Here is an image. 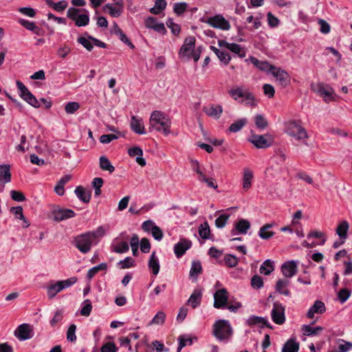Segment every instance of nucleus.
<instances>
[{"label": "nucleus", "mask_w": 352, "mask_h": 352, "mask_svg": "<svg viewBox=\"0 0 352 352\" xmlns=\"http://www.w3.org/2000/svg\"><path fill=\"white\" fill-rule=\"evenodd\" d=\"M250 228V223L246 219H240L235 225L234 228L231 230L232 236H235L238 234H246Z\"/></svg>", "instance_id": "nucleus-20"}, {"label": "nucleus", "mask_w": 352, "mask_h": 352, "mask_svg": "<svg viewBox=\"0 0 352 352\" xmlns=\"http://www.w3.org/2000/svg\"><path fill=\"white\" fill-rule=\"evenodd\" d=\"M213 335L219 341L227 343L232 335V329L229 322L219 320L213 325Z\"/></svg>", "instance_id": "nucleus-2"}, {"label": "nucleus", "mask_w": 352, "mask_h": 352, "mask_svg": "<svg viewBox=\"0 0 352 352\" xmlns=\"http://www.w3.org/2000/svg\"><path fill=\"white\" fill-rule=\"evenodd\" d=\"M214 307L226 309L228 302V292L226 289H218L214 294Z\"/></svg>", "instance_id": "nucleus-10"}, {"label": "nucleus", "mask_w": 352, "mask_h": 352, "mask_svg": "<svg viewBox=\"0 0 352 352\" xmlns=\"http://www.w3.org/2000/svg\"><path fill=\"white\" fill-rule=\"evenodd\" d=\"M202 272V266L199 261H193L191 264L189 276L193 281H197L198 276Z\"/></svg>", "instance_id": "nucleus-32"}, {"label": "nucleus", "mask_w": 352, "mask_h": 352, "mask_svg": "<svg viewBox=\"0 0 352 352\" xmlns=\"http://www.w3.org/2000/svg\"><path fill=\"white\" fill-rule=\"evenodd\" d=\"M117 265L120 269H127L135 266V261L132 257L127 256L124 260L120 261Z\"/></svg>", "instance_id": "nucleus-53"}, {"label": "nucleus", "mask_w": 352, "mask_h": 352, "mask_svg": "<svg viewBox=\"0 0 352 352\" xmlns=\"http://www.w3.org/2000/svg\"><path fill=\"white\" fill-rule=\"evenodd\" d=\"M11 180L10 167L9 165H0V192L4 188V184Z\"/></svg>", "instance_id": "nucleus-18"}, {"label": "nucleus", "mask_w": 352, "mask_h": 352, "mask_svg": "<svg viewBox=\"0 0 352 352\" xmlns=\"http://www.w3.org/2000/svg\"><path fill=\"white\" fill-rule=\"evenodd\" d=\"M248 123V120L245 118H241L232 123L228 128L227 133H236L241 131Z\"/></svg>", "instance_id": "nucleus-36"}, {"label": "nucleus", "mask_w": 352, "mask_h": 352, "mask_svg": "<svg viewBox=\"0 0 352 352\" xmlns=\"http://www.w3.org/2000/svg\"><path fill=\"white\" fill-rule=\"evenodd\" d=\"M287 132L289 135L298 140H304L308 138L305 129L296 121H291L288 123Z\"/></svg>", "instance_id": "nucleus-4"}, {"label": "nucleus", "mask_w": 352, "mask_h": 352, "mask_svg": "<svg viewBox=\"0 0 352 352\" xmlns=\"http://www.w3.org/2000/svg\"><path fill=\"white\" fill-rule=\"evenodd\" d=\"M311 89L318 95L323 97L325 101L334 100V91L332 87L329 86L325 87L322 83H312Z\"/></svg>", "instance_id": "nucleus-8"}, {"label": "nucleus", "mask_w": 352, "mask_h": 352, "mask_svg": "<svg viewBox=\"0 0 352 352\" xmlns=\"http://www.w3.org/2000/svg\"><path fill=\"white\" fill-rule=\"evenodd\" d=\"M131 129L137 134H145V129L142 122V119L135 116H133L130 123Z\"/></svg>", "instance_id": "nucleus-21"}, {"label": "nucleus", "mask_w": 352, "mask_h": 352, "mask_svg": "<svg viewBox=\"0 0 352 352\" xmlns=\"http://www.w3.org/2000/svg\"><path fill=\"white\" fill-rule=\"evenodd\" d=\"M254 122L256 127L260 130L265 129L268 126V122L264 116L256 114L254 117Z\"/></svg>", "instance_id": "nucleus-50"}, {"label": "nucleus", "mask_w": 352, "mask_h": 352, "mask_svg": "<svg viewBox=\"0 0 352 352\" xmlns=\"http://www.w3.org/2000/svg\"><path fill=\"white\" fill-rule=\"evenodd\" d=\"M203 111L207 116L218 119L223 113V107L221 105L211 104L208 107H204Z\"/></svg>", "instance_id": "nucleus-23"}, {"label": "nucleus", "mask_w": 352, "mask_h": 352, "mask_svg": "<svg viewBox=\"0 0 352 352\" xmlns=\"http://www.w3.org/2000/svg\"><path fill=\"white\" fill-rule=\"evenodd\" d=\"M274 270V262L270 259L265 260L260 267V272L264 275L270 274Z\"/></svg>", "instance_id": "nucleus-39"}, {"label": "nucleus", "mask_w": 352, "mask_h": 352, "mask_svg": "<svg viewBox=\"0 0 352 352\" xmlns=\"http://www.w3.org/2000/svg\"><path fill=\"white\" fill-rule=\"evenodd\" d=\"M74 193L76 197L83 203L87 204L90 201V192L85 189V188L82 186H77L74 190Z\"/></svg>", "instance_id": "nucleus-29"}, {"label": "nucleus", "mask_w": 352, "mask_h": 352, "mask_svg": "<svg viewBox=\"0 0 352 352\" xmlns=\"http://www.w3.org/2000/svg\"><path fill=\"white\" fill-rule=\"evenodd\" d=\"M251 285L254 289H258L263 286V280L261 276L254 275L251 279Z\"/></svg>", "instance_id": "nucleus-64"}, {"label": "nucleus", "mask_w": 352, "mask_h": 352, "mask_svg": "<svg viewBox=\"0 0 352 352\" xmlns=\"http://www.w3.org/2000/svg\"><path fill=\"white\" fill-rule=\"evenodd\" d=\"M166 24L168 28L171 30L172 33L174 35H178L180 32V26L173 22L171 18L168 19Z\"/></svg>", "instance_id": "nucleus-62"}, {"label": "nucleus", "mask_w": 352, "mask_h": 352, "mask_svg": "<svg viewBox=\"0 0 352 352\" xmlns=\"http://www.w3.org/2000/svg\"><path fill=\"white\" fill-rule=\"evenodd\" d=\"M352 349V342L342 339L338 340V349L336 352H349Z\"/></svg>", "instance_id": "nucleus-51"}, {"label": "nucleus", "mask_w": 352, "mask_h": 352, "mask_svg": "<svg viewBox=\"0 0 352 352\" xmlns=\"http://www.w3.org/2000/svg\"><path fill=\"white\" fill-rule=\"evenodd\" d=\"M45 2L49 7L58 12L64 11L68 6V3L65 0L56 3L54 2L53 0H45Z\"/></svg>", "instance_id": "nucleus-35"}, {"label": "nucleus", "mask_w": 352, "mask_h": 352, "mask_svg": "<svg viewBox=\"0 0 352 352\" xmlns=\"http://www.w3.org/2000/svg\"><path fill=\"white\" fill-rule=\"evenodd\" d=\"M230 217V214H220L215 219V226L217 228H223L227 223V221Z\"/></svg>", "instance_id": "nucleus-56"}, {"label": "nucleus", "mask_w": 352, "mask_h": 352, "mask_svg": "<svg viewBox=\"0 0 352 352\" xmlns=\"http://www.w3.org/2000/svg\"><path fill=\"white\" fill-rule=\"evenodd\" d=\"M92 309L91 302L89 299H86L82 304L80 314L83 316H89Z\"/></svg>", "instance_id": "nucleus-54"}, {"label": "nucleus", "mask_w": 352, "mask_h": 352, "mask_svg": "<svg viewBox=\"0 0 352 352\" xmlns=\"http://www.w3.org/2000/svg\"><path fill=\"white\" fill-rule=\"evenodd\" d=\"M199 234L200 237L204 240L206 239H210V229L209 224L207 221H205L204 223H201L199 226Z\"/></svg>", "instance_id": "nucleus-40"}, {"label": "nucleus", "mask_w": 352, "mask_h": 352, "mask_svg": "<svg viewBox=\"0 0 352 352\" xmlns=\"http://www.w3.org/2000/svg\"><path fill=\"white\" fill-rule=\"evenodd\" d=\"M177 340H178V346H177V352H181V350L184 347H185L188 345L191 346L193 344L194 340H195V341L197 340V337H190L189 335H187V334H183L178 337Z\"/></svg>", "instance_id": "nucleus-25"}, {"label": "nucleus", "mask_w": 352, "mask_h": 352, "mask_svg": "<svg viewBox=\"0 0 352 352\" xmlns=\"http://www.w3.org/2000/svg\"><path fill=\"white\" fill-rule=\"evenodd\" d=\"M16 87L20 91V96L28 104L34 108L41 107V104L36 97L28 89L25 85L20 80L16 81Z\"/></svg>", "instance_id": "nucleus-6"}, {"label": "nucleus", "mask_w": 352, "mask_h": 352, "mask_svg": "<svg viewBox=\"0 0 352 352\" xmlns=\"http://www.w3.org/2000/svg\"><path fill=\"white\" fill-rule=\"evenodd\" d=\"M201 296L202 293L200 289H195L188 300V304L195 309L201 304Z\"/></svg>", "instance_id": "nucleus-31"}, {"label": "nucleus", "mask_w": 352, "mask_h": 352, "mask_svg": "<svg viewBox=\"0 0 352 352\" xmlns=\"http://www.w3.org/2000/svg\"><path fill=\"white\" fill-rule=\"evenodd\" d=\"M224 261L229 267H234L238 264V258L234 255L230 254L225 255Z\"/></svg>", "instance_id": "nucleus-57"}, {"label": "nucleus", "mask_w": 352, "mask_h": 352, "mask_svg": "<svg viewBox=\"0 0 352 352\" xmlns=\"http://www.w3.org/2000/svg\"><path fill=\"white\" fill-rule=\"evenodd\" d=\"M326 311V307L321 300H316L307 313V317L313 318L316 314H323Z\"/></svg>", "instance_id": "nucleus-22"}, {"label": "nucleus", "mask_w": 352, "mask_h": 352, "mask_svg": "<svg viewBox=\"0 0 352 352\" xmlns=\"http://www.w3.org/2000/svg\"><path fill=\"white\" fill-rule=\"evenodd\" d=\"M272 226L273 224L272 223H267L263 226L258 231V236L263 239L271 238L274 234V232L269 230Z\"/></svg>", "instance_id": "nucleus-38"}, {"label": "nucleus", "mask_w": 352, "mask_h": 352, "mask_svg": "<svg viewBox=\"0 0 352 352\" xmlns=\"http://www.w3.org/2000/svg\"><path fill=\"white\" fill-rule=\"evenodd\" d=\"M30 325L26 323L20 324L14 331V336L20 340H26L32 338Z\"/></svg>", "instance_id": "nucleus-16"}, {"label": "nucleus", "mask_w": 352, "mask_h": 352, "mask_svg": "<svg viewBox=\"0 0 352 352\" xmlns=\"http://www.w3.org/2000/svg\"><path fill=\"white\" fill-rule=\"evenodd\" d=\"M253 177V172L249 168L243 170L242 185L245 191H248L251 188Z\"/></svg>", "instance_id": "nucleus-30"}, {"label": "nucleus", "mask_w": 352, "mask_h": 352, "mask_svg": "<svg viewBox=\"0 0 352 352\" xmlns=\"http://www.w3.org/2000/svg\"><path fill=\"white\" fill-rule=\"evenodd\" d=\"M281 272L285 277L292 278L297 272V262L294 260L285 262L281 266Z\"/></svg>", "instance_id": "nucleus-17"}, {"label": "nucleus", "mask_w": 352, "mask_h": 352, "mask_svg": "<svg viewBox=\"0 0 352 352\" xmlns=\"http://www.w3.org/2000/svg\"><path fill=\"white\" fill-rule=\"evenodd\" d=\"M248 140L257 148H267L272 144L271 135L267 133L264 135L252 134Z\"/></svg>", "instance_id": "nucleus-7"}, {"label": "nucleus", "mask_w": 352, "mask_h": 352, "mask_svg": "<svg viewBox=\"0 0 352 352\" xmlns=\"http://www.w3.org/2000/svg\"><path fill=\"white\" fill-rule=\"evenodd\" d=\"M100 168L103 170H107L110 173L115 170V167L111 164L109 160L105 156H101L99 159Z\"/></svg>", "instance_id": "nucleus-42"}, {"label": "nucleus", "mask_w": 352, "mask_h": 352, "mask_svg": "<svg viewBox=\"0 0 352 352\" xmlns=\"http://www.w3.org/2000/svg\"><path fill=\"white\" fill-rule=\"evenodd\" d=\"M188 4L186 2L175 3L173 6V11L177 15L182 14L187 9Z\"/></svg>", "instance_id": "nucleus-59"}, {"label": "nucleus", "mask_w": 352, "mask_h": 352, "mask_svg": "<svg viewBox=\"0 0 352 352\" xmlns=\"http://www.w3.org/2000/svg\"><path fill=\"white\" fill-rule=\"evenodd\" d=\"M195 38L192 36L187 37L179 50V56L182 57H187L188 60L190 59V52L195 49Z\"/></svg>", "instance_id": "nucleus-11"}, {"label": "nucleus", "mask_w": 352, "mask_h": 352, "mask_svg": "<svg viewBox=\"0 0 352 352\" xmlns=\"http://www.w3.org/2000/svg\"><path fill=\"white\" fill-rule=\"evenodd\" d=\"M10 197L12 200L18 202H22L25 201L26 198L24 194L21 191L12 190L10 192Z\"/></svg>", "instance_id": "nucleus-61"}, {"label": "nucleus", "mask_w": 352, "mask_h": 352, "mask_svg": "<svg viewBox=\"0 0 352 352\" xmlns=\"http://www.w3.org/2000/svg\"><path fill=\"white\" fill-rule=\"evenodd\" d=\"M228 50L237 54L240 58H244L245 56V51L243 50L241 45L239 44L231 43L229 45Z\"/></svg>", "instance_id": "nucleus-55"}, {"label": "nucleus", "mask_w": 352, "mask_h": 352, "mask_svg": "<svg viewBox=\"0 0 352 352\" xmlns=\"http://www.w3.org/2000/svg\"><path fill=\"white\" fill-rule=\"evenodd\" d=\"M246 91L247 89H243L242 87H237L229 90L228 94L234 100H239L240 102L239 99L242 100Z\"/></svg>", "instance_id": "nucleus-47"}, {"label": "nucleus", "mask_w": 352, "mask_h": 352, "mask_svg": "<svg viewBox=\"0 0 352 352\" xmlns=\"http://www.w3.org/2000/svg\"><path fill=\"white\" fill-rule=\"evenodd\" d=\"M86 13L80 14L74 21L77 27H85L89 23V16L88 11L85 10Z\"/></svg>", "instance_id": "nucleus-45"}, {"label": "nucleus", "mask_w": 352, "mask_h": 352, "mask_svg": "<svg viewBox=\"0 0 352 352\" xmlns=\"http://www.w3.org/2000/svg\"><path fill=\"white\" fill-rule=\"evenodd\" d=\"M299 344L294 339H289L282 349V352H298Z\"/></svg>", "instance_id": "nucleus-41"}, {"label": "nucleus", "mask_w": 352, "mask_h": 352, "mask_svg": "<svg viewBox=\"0 0 352 352\" xmlns=\"http://www.w3.org/2000/svg\"><path fill=\"white\" fill-rule=\"evenodd\" d=\"M19 23L25 29L31 31L36 35L43 36L45 34V31L42 28L37 26L34 22L29 21L23 19H19Z\"/></svg>", "instance_id": "nucleus-19"}, {"label": "nucleus", "mask_w": 352, "mask_h": 352, "mask_svg": "<svg viewBox=\"0 0 352 352\" xmlns=\"http://www.w3.org/2000/svg\"><path fill=\"white\" fill-rule=\"evenodd\" d=\"M315 322H311V324H305L302 327V332L303 335L307 336H314L318 335L320 332L323 330V328L320 326L316 327H311Z\"/></svg>", "instance_id": "nucleus-33"}, {"label": "nucleus", "mask_w": 352, "mask_h": 352, "mask_svg": "<svg viewBox=\"0 0 352 352\" xmlns=\"http://www.w3.org/2000/svg\"><path fill=\"white\" fill-rule=\"evenodd\" d=\"M128 154L131 157H136L135 161L141 166H144L146 165V160L142 157L143 155V151L139 146L130 148L128 150Z\"/></svg>", "instance_id": "nucleus-24"}, {"label": "nucleus", "mask_w": 352, "mask_h": 352, "mask_svg": "<svg viewBox=\"0 0 352 352\" xmlns=\"http://www.w3.org/2000/svg\"><path fill=\"white\" fill-rule=\"evenodd\" d=\"M103 10L105 12H108V13L112 16V17H119L124 10V5L122 4L121 6H116L114 4L112 3H107L104 7Z\"/></svg>", "instance_id": "nucleus-27"}, {"label": "nucleus", "mask_w": 352, "mask_h": 352, "mask_svg": "<svg viewBox=\"0 0 352 352\" xmlns=\"http://www.w3.org/2000/svg\"><path fill=\"white\" fill-rule=\"evenodd\" d=\"M108 268L106 263H101L89 270L87 274V278L88 280L92 279L99 271H107Z\"/></svg>", "instance_id": "nucleus-37"}, {"label": "nucleus", "mask_w": 352, "mask_h": 352, "mask_svg": "<svg viewBox=\"0 0 352 352\" xmlns=\"http://www.w3.org/2000/svg\"><path fill=\"white\" fill-rule=\"evenodd\" d=\"M240 102H243L246 105L251 107H256L257 105L254 94L250 92L248 89L245 91L243 98L240 100Z\"/></svg>", "instance_id": "nucleus-49"}, {"label": "nucleus", "mask_w": 352, "mask_h": 352, "mask_svg": "<svg viewBox=\"0 0 352 352\" xmlns=\"http://www.w3.org/2000/svg\"><path fill=\"white\" fill-rule=\"evenodd\" d=\"M203 21L214 28L221 30H229L231 27L229 21L221 14H216L213 16L208 17L203 20Z\"/></svg>", "instance_id": "nucleus-5"}, {"label": "nucleus", "mask_w": 352, "mask_h": 352, "mask_svg": "<svg viewBox=\"0 0 352 352\" xmlns=\"http://www.w3.org/2000/svg\"><path fill=\"white\" fill-rule=\"evenodd\" d=\"M285 307L279 302H274L271 311L273 322L277 324H283L285 322Z\"/></svg>", "instance_id": "nucleus-9"}, {"label": "nucleus", "mask_w": 352, "mask_h": 352, "mask_svg": "<svg viewBox=\"0 0 352 352\" xmlns=\"http://www.w3.org/2000/svg\"><path fill=\"white\" fill-rule=\"evenodd\" d=\"M80 108V104L77 102H67L65 107V110L67 113L72 114L74 113Z\"/></svg>", "instance_id": "nucleus-60"}, {"label": "nucleus", "mask_w": 352, "mask_h": 352, "mask_svg": "<svg viewBox=\"0 0 352 352\" xmlns=\"http://www.w3.org/2000/svg\"><path fill=\"white\" fill-rule=\"evenodd\" d=\"M76 326L74 324L69 325L67 331V340L69 342H74L76 340Z\"/></svg>", "instance_id": "nucleus-63"}, {"label": "nucleus", "mask_w": 352, "mask_h": 352, "mask_svg": "<svg viewBox=\"0 0 352 352\" xmlns=\"http://www.w3.org/2000/svg\"><path fill=\"white\" fill-rule=\"evenodd\" d=\"M170 118L164 112L155 110L151 113L149 119V131H156L168 135L170 133Z\"/></svg>", "instance_id": "nucleus-1"}, {"label": "nucleus", "mask_w": 352, "mask_h": 352, "mask_svg": "<svg viewBox=\"0 0 352 352\" xmlns=\"http://www.w3.org/2000/svg\"><path fill=\"white\" fill-rule=\"evenodd\" d=\"M85 35L87 36V38L80 36L78 38L77 41L88 51H91L93 49V42L89 38V35H88L87 32L85 33Z\"/></svg>", "instance_id": "nucleus-52"}, {"label": "nucleus", "mask_w": 352, "mask_h": 352, "mask_svg": "<svg viewBox=\"0 0 352 352\" xmlns=\"http://www.w3.org/2000/svg\"><path fill=\"white\" fill-rule=\"evenodd\" d=\"M349 230V223L346 221L341 222L337 229L336 233L340 239H346L347 237V231Z\"/></svg>", "instance_id": "nucleus-44"}, {"label": "nucleus", "mask_w": 352, "mask_h": 352, "mask_svg": "<svg viewBox=\"0 0 352 352\" xmlns=\"http://www.w3.org/2000/svg\"><path fill=\"white\" fill-rule=\"evenodd\" d=\"M166 0H156L155 5L150 9V12L153 14H159L166 7Z\"/></svg>", "instance_id": "nucleus-48"}, {"label": "nucleus", "mask_w": 352, "mask_h": 352, "mask_svg": "<svg viewBox=\"0 0 352 352\" xmlns=\"http://www.w3.org/2000/svg\"><path fill=\"white\" fill-rule=\"evenodd\" d=\"M271 73L282 87H285L289 83L290 76L286 71L274 66Z\"/></svg>", "instance_id": "nucleus-13"}, {"label": "nucleus", "mask_w": 352, "mask_h": 352, "mask_svg": "<svg viewBox=\"0 0 352 352\" xmlns=\"http://www.w3.org/2000/svg\"><path fill=\"white\" fill-rule=\"evenodd\" d=\"M63 289L60 283L56 282V283L51 284L47 287V292L49 298H53L55 296L61 292Z\"/></svg>", "instance_id": "nucleus-46"}, {"label": "nucleus", "mask_w": 352, "mask_h": 352, "mask_svg": "<svg viewBox=\"0 0 352 352\" xmlns=\"http://www.w3.org/2000/svg\"><path fill=\"white\" fill-rule=\"evenodd\" d=\"M98 241H94L89 232L79 234L75 236L73 244L82 254L88 253L91 247L96 245Z\"/></svg>", "instance_id": "nucleus-3"}, {"label": "nucleus", "mask_w": 352, "mask_h": 352, "mask_svg": "<svg viewBox=\"0 0 352 352\" xmlns=\"http://www.w3.org/2000/svg\"><path fill=\"white\" fill-rule=\"evenodd\" d=\"M112 251L118 254L127 252L129 250V245L126 241H121L111 245Z\"/></svg>", "instance_id": "nucleus-43"}, {"label": "nucleus", "mask_w": 352, "mask_h": 352, "mask_svg": "<svg viewBox=\"0 0 352 352\" xmlns=\"http://www.w3.org/2000/svg\"><path fill=\"white\" fill-rule=\"evenodd\" d=\"M250 61L256 67L263 72H271L272 70L274 69V66L270 65L268 62L260 60L253 56L250 57Z\"/></svg>", "instance_id": "nucleus-28"}, {"label": "nucleus", "mask_w": 352, "mask_h": 352, "mask_svg": "<svg viewBox=\"0 0 352 352\" xmlns=\"http://www.w3.org/2000/svg\"><path fill=\"white\" fill-rule=\"evenodd\" d=\"M246 324L248 326H257L261 328L265 327L272 328L271 324L268 322L267 318L262 316H257L255 315L250 316L246 320Z\"/></svg>", "instance_id": "nucleus-15"}, {"label": "nucleus", "mask_w": 352, "mask_h": 352, "mask_svg": "<svg viewBox=\"0 0 352 352\" xmlns=\"http://www.w3.org/2000/svg\"><path fill=\"white\" fill-rule=\"evenodd\" d=\"M76 213L71 209L60 208L52 211L53 219L56 221H62L75 217Z\"/></svg>", "instance_id": "nucleus-14"}, {"label": "nucleus", "mask_w": 352, "mask_h": 352, "mask_svg": "<svg viewBox=\"0 0 352 352\" xmlns=\"http://www.w3.org/2000/svg\"><path fill=\"white\" fill-rule=\"evenodd\" d=\"M192 246L191 241L186 239H182L175 244L173 250L177 258H181L186 252Z\"/></svg>", "instance_id": "nucleus-12"}, {"label": "nucleus", "mask_w": 352, "mask_h": 352, "mask_svg": "<svg viewBox=\"0 0 352 352\" xmlns=\"http://www.w3.org/2000/svg\"><path fill=\"white\" fill-rule=\"evenodd\" d=\"M290 280L288 279H278L276 284V291L280 294L285 295L286 296H290L291 292L287 289V286L289 285Z\"/></svg>", "instance_id": "nucleus-26"}, {"label": "nucleus", "mask_w": 352, "mask_h": 352, "mask_svg": "<svg viewBox=\"0 0 352 352\" xmlns=\"http://www.w3.org/2000/svg\"><path fill=\"white\" fill-rule=\"evenodd\" d=\"M148 266L151 270L152 273L154 275L158 274V273L160 272V266L159 259L156 256L155 252H153L150 256V258H149V261L148 263Z\"/></svg>", "instance_id": "nucleus-34"}, {"label": "nucleus", "mask_w": 352, "mask_h": 352, "mask_svg": "<svg viewBox=\"0 0 352 352\" xmlns=\"http://www.w3.org/2000/svg\"><path fill=\"white\" fill-rule=\"evenodd\" d=\"M165 313L163 311H158L150 322V324H162L165 321Z\"/></svg>", "instance_id": "nucleus-58"}]
</instances>
